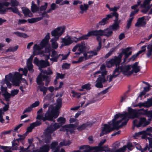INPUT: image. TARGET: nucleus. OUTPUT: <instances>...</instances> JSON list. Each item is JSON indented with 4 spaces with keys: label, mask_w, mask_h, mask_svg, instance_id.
Instances as JSON below:
<instances>
[{
    "label": "nucleus",
    "mask_w": 152,
    "mask_h": 152,
    "mask_svg": "<svg viewBox=\"0 0 152 152\" xmlns=\"http://www.w3.org/2000/svg\"><path fill=\"white\" fill-rule=\"evenodd\" d=\"M53 74V72L50 68H48L47 70H42L41 73L36 78V82L38 85L44 86V83L43 81H45V86H48L50 81V75Z\"/></svg>",
    "instance_id": "f257e3e1"
},
{
    "label": "nucleus",
    "mask_w": 152,
    "mask_h": 152,
    "mask_svg": "<svg viewBox=\"0 0 152 152\" xmlns=\"http://www.w3.org/2000/svg\"><path fill=\"white\" fill-rule=\"evenodd\" d=\"M59 114V112H57L53 108H52L50 110L49 107L48 110L44 115L43 114L38 115L36 117V119L41 120L43 122H45V124L47 125H49V123L46 121H53L55 122V119L57 118Z\"/></svg>",
    "instance_id": "f03ea898"
},
{
    "label": "nucleus",
    "mask_w": 152,
    "mask_h": 152,
    "mask_svg": "<svg viewBox=\"0 0 152 152\" xmlns=\"http://www.w3.org/2000/svg\"><path fill=\"white\" fill-rule=\"evenodd\" d=\"M96 37H101L105 36L108 38L111 36L113 34V31L109 28H107L103 30L99 29L95 30Z\"/></svg>",
    "instance_id": "7ed1b4c3"
},
{
    "label": "nucleus",
    "mask_w": 152,
    "mask_h": 152,
    "mask_svg": "<svg viewBox=\"0 0 152 152\" xmlns=\"http://www.w3.org/2000/svg\"><path fill=\"white\" fill-rule=\"evenodd\" d=\"M136 119L134 120L133 121V124L134 126L139 128L141 126L145 127L150 124L149 121L146 120L145 118L142 117L140 118L139 122L138 123Z\"/></svg>",
    "instance_id": "20e7f679"
},
{
    "label": "nucleus",
    "mask_w": 152,
    "mask_h": 152,
    "mask_svg": "<svg viewBox=\"0 0 152 152\" xmlns=\"http://www.w3.org/2000/svg\"><path fill=\"white\" fill-rule=\"evenodd\" d=\"M112 122L111 123H109L107 124L109 127V132H111L115 129L118 130L119 129H120L119 125H118V124L122 121L120 120L118 121L112 120Z\"/></svg>",
    "instance_id": "39448f33"
},
{
    "label": "nucleus",
    "mask_w": 152,
    "mask_h": 152,
    "mask_svg": "<svg viewBox=\"0 0 152 152\" xmlns=\"http://www.w3.org/2000/svg\"><path fill=\"white\" fill-rule=\"evenodd\" d=\"M61 30L60 27H58L52 31L51 32V34L52 36L54 37V38L56 40H58L59 37L64 32V29L62 28Z\"/></svg>",
    "instance_id": "423d86ee"
},
{
    "label": "nucleus",
    "mask_w": 152,
    "mask_h": 152,
    "mask_svg": "<svg viewBox=\"0 0 152 152\" xmlns=\"http://www.w3.org/2000/svg\"><path fill=\"white\" fill-rule=\"evenodd\" d=\"M121 61V58L119 56V54L118 56H115L113 58H112L108 61L109 64L111 65V66L115 65L117 67L119 65Z\"/></svg>",
    "instance_id": "0eeeda50"
},
{
    "label": "nucleus",
    "mask_w": 152,
    "mask_h": 152,
    "mask_svg": "<svg viewBox=\"0 0 152 152\" xmlns=\"http://www.w3.org/2000/svg\"><path fill=\"white\" fill-rule=\"evenodd\" d=\"M92 36L96 37L95 30L90 31L88 32L87 34L84 35L78 38L75 37L77 39V40L76 41L75 40V42L77 43V42L81 40L88 39V37H91Z\"/></svg>",
    "instance_id": "6e6552de"
},
{
    "label": "nucleus",
    "mask_w": 152,
    "mask_h": 152,
    "mask_svg": "<svg viewBox=\"0 0 152 152\" xmlns=\"http://www.w3.org/2000/svg\"><path fill=\"white\" fill-rule=\"evenodd\" d=\"M53 132L49 127H48L44 132L45 136V142L46 143H49L51 140L52 137L51 134Z\"/></svg>",
    "instance_id": "1a4fd4ad"
},
{
    "label": "nucleus",
    "mask_w": 152,
    "mask_h": 152,
    "mask_svg": "<svg viewBox=\"0 0 152 152\" xmlns=\"http://www.w3.org/2000/svg\"><path fill=\"white\" fill-rule=\"evenodd\" d=\"M128 111L129 118L133 119L139 117L137 110L133 109L131 107H128Z\"/></svg>",
    "instance_id": "9d476101"
},
{
    "label": "nucleus",
    "mask_w": 152,
    "mask_h": 152,
    "mask_svg": "<svg viewBox=\"0 0 152 152\" xmlns=\"http://www.w3.org/2000/svg\"><path fill=\"white\" fill-rule=\"evenodd\" d=\"M94 123L91 121H87L86 123L78 126L77 128V129L79 132L82 131L84 130L87 127L91 128Z\"/></svg>",
    "instance_id": "9b49d317"
},
{
    "label": "nucleus",
    "mask_w": 152,
    "mask_h": 152,
    "mask_svg": "<svg viewBox=\"0 0 152 152\" xmlns=\"http://www.w3.org/2000/svg\"><path fill=\"white\" fill-rule=\"evenodd\" d=\"M131 49V48L128 47L125 49L122 48V52L119 54V56L122 58L123 54L124 55V61L125 62L127 58L130 56L128 53V52Z\"/></svg>",
    "instance_id": "f8f14e48"
},
{
    "label": "nucleus",
    "mask_w": 152,
    "mask_h": 152,
    "mask_svg": "<svg viewBox=\"0 0 152 152\" xmlns=\"http://www.w3.org/2000/svg\"><path fill=\"white\" fill-rule=\"evenodd\" d=\"M50 65V63L48 61H44L43 60H39V62L37 66L39 67V69L41 71L43 70L42 68H45Z\"/></svg>",
    "instance_id": "ddd939ff"
},
{
    "label": "nucleus",
    "mask_w": 152,
    "mask_h": 152,
    "mask_svg": "<svg viewBox=\"0 0 152 152\" xmlns=\"http://www.w3.org/2000/svg\"><path fill=\"white\" fill-rule=\"evenodd\" d=\"M144 20H145V17L144 16L139 18L135 24V26L138 27L140 26L144 27L146 23V22L144 21Z\"/></svg>",
    "instance_id": "4468645a"
},
{
    "label": "nucleus",
    "mask_w": 152,
    "mask_h": 152,
    "mask_svg": "<svg viewBox=\"0 0 152 152\" xmlns=\"http://www.w3.org/2000/svg\"><path fill=\"white\" fill-rule=\"evenodd\" d=\"M22 9V13L25 17H32L33 16V14L31 12L30 10L27 7H21Z\"/></svg>",
    "instance_id": "2eb2a0df"
},
{
    "label": "nucleus",
    "mask_w": 152,
    "mask_h": 152,
    "mask_svg": "<svg viewBox=\"0 0 152 152\" xmlns=\"http://www.w3.org/2000/svg\"><path fill=\"white\" fill-rule=\"evenodd\" d=\"M9 5V3L8 2H5L3 3H0V14H4L9 9H7V8L3 7L4 6L8 7Z\"/></svg>",
    "instance_id": "dca6fc26"
},
{
    "label": "nucleus",
    "mask_w": 152,
    "mask_h": 152,
    "mask_svg": "<svg viewBox=\"0 0 152 152\" xmlns=\"http://www.w3.org/2000/svg\"><path fill=\"white\" fill-rule=\"evenodd\" d=\"M110 19H111L110 17L107 15H106V17L104 18L101 21H99L96 25V27H99V26H104L107 23V21Z\"/></svg>",
    "instance_id": "f3484780"
},
{
    "label": "nucleus",
    "mask_w": 152,
    "mask_h": 152,
    "mask_svg": "<svg viewBox=\"0 0 152 152\" xmlns=\"http://www.w3.org/2000/svg\"><path fill=\"white\" fill-rule=\"evenodd\" d=\"M62 99L61 97H59L56 100V104L55 107H52L57 112H59V110L62 106Z\"/></svg>",
    "instance_id": "a211bd4d"
},
{
    "label": "nucleus",
    "mask_w": 152,
    "mask_h": 152,
    "mask_svg": "<svg viewBox=\"0 0 152 152\" xmlns=\"http://www.w3.org/2000/svg\"><path fill=\"white\" fill-rule=\"evenodd\" d=\"M103 128L102 129V132L100 134V136H103L104 134H106L110 132H109L110 129H109V126L107 124H104V125Z\"/></svg>",
    "instance_id": "6ab92c4d"
},
{
    "label": "nucleus",
    "mask_w": 152,
    "mask_h": 152,
    "mask_svg": "<svg viewBox=\"0 0 152 152\" xmlns=\"http://www.w3.org/2000/svg\"><path fill=\"white\" fill-rule=\"evenodd\" d=\"M106 81H104L101 78L98 77L95 82L96 83L95 86L97 88H102L103 87L102 83H105Z\"/></svg>",
    "instance_id": "aec40b11"
},
{
    "label": "nucleus",
    "mask_w": 152,
    "mask_h": 152,
    "mask_svg": "<svg viewBox=\"0 0 152 152\" xmlns=\"http://www.w3.org/2000/svg\"><path fill=\"white\" fill-rule=\"evenodd\" d=\"M131 69L130 65H122L120 66V69L121 72L123 73V75H124L125 73L127 72L128 71H129Z\"/></svg>",
    "instance_id": "412c9836"
},
{
    "label": "nucleus",
    "mask_w": 152,
    "mask_h": 152,
    "mask_svg": "<svg viewBox=\"0 0 152 152\" xmlns=\"http://www.w3.org/2000/svg\"><path fill=\"white\" fill-rule=\"evenodd\" d=\"M119 8V7H111L110 10L111 11H113V12H111L110 14L107 15L110 16L111 19L112 18L114 15L118 14L116 11Z\"/></svg>",
    "instance_id": "4be33fe9"
},
{
    "label": "nucleus",
    "mask_w": 152,
    "mask_h": 152,
    "mask_svg": "<svg viewBox=\"0 0 152 152\" xmlns=\"http://www.w3.org/2000/svg\"><path fill=\"white\" fill-rule=\"evenodd\" d=\"M75 41L74 40H72L69 37L67 38H64L62 39V42L64 43V46L69 45Z\"/></svg>",
    "instance_id": "5701e85b"
},
{
    "label": "nucleus",
    "mask_w": 152,
    "mask_h": 152,
    "mask_svg": "<svg viewBox=\"0 0 152 152\" xmlns=\"http://www.w3.org/2000/svg\"><path fill=\"white\" fill-rule=\"evenodd\" d=\"M79 45L78 48H79L78 50L80 53H83L85 52V50L86 49L85 44L84 42H82L81 43L77 44Z\"/></svg>",
    "instance_id": "b1692460"
},
{
    "label": "nucleus",
    "mask_w": 152,
    "mask_h": 152,
    "mask_svg": "<svg viewBox=\"0 0 152 152\" xmlns=\"http://www.w3.org/2000/svg\"><path fill=\"white\" fill-rule=\"evenodd\" d=\"M43 48L40 45H39L35 44L34 45L33 47L34 49V52L33 54L34 55H36L38 54V53H37V50H40Z\"/></svg>",
    "instance_id": "393cba45"
},
{
    "label": "nucleus",
    "mask_w": 152,
    "mask_h": 152,
    "mask_svg": "<svg viewBox=\"0 0 152 152\" xmlns=\"http://www.w3.org/2000/svg\"><path fill=\"white\" fill-rule=\"evenodd\" d=\"M96 151V146H91L86 145V149L83 151V152H94Z\"/></svg>",
    "instance_id": "a878e982"
},
{
    "label": "nucleus",
    "mask_w": 152,
    "mask_h": 152,
    "mask_svg": "<svg viewBox=\"0 0 152 152\" xmlns=\"http://www.w3.org/2000/svg\"><path fill=\"white\" fill-rule=\"evenodd\" d=\"M31 12L33 13L39 10V7H38L37 5L34 3L33 1H32L31 3Z\"/></svg>",
    "instance_id": "bb28decb"
},
{
    "label": "nucleus",
    "mask_w": 152,
    "mask_h": 152,
    "mask_svg": "<svg viewBox=\"0 0 152 152\" xmlns=\"http://www.w3.org/2000/svg\"><path fill=\"white\" fill-rule=\"evenodd\" d=\"M96 37V39L98 42V46L96 48V51L98 52L100 50L102 46V39L101 37Z\"/></svg>",
    "instance_id": "cd10ccee"
},
{
    "label": "nucleus",
    "mask_w": 152,
    "mask_h": 152,
    "mask_svg": "<svg viewBox=\"0 0 152 152\" xmlns=\"http://www.w3.org/2000/svg\"><path fill=\"white\" fill-rule=\"evenodd\" d=\"M61 126L58 123H55L54 124H51L49 127L53 131V132L54 131L57 130Z\"/></svg>",
    "instance_id": "c85d7f7f"
},
{
    "label": "nucleus",
    "mask_w": 152,
    "mask_h": 152,
    "mask_svg": "<svg viewBox=\"0 0 152 152\" xmlns=\"http://www.w3.org/2000/svg\"><path fill=\"white\" fill-rule=\"evenodd\" d=\"M50 147L48 145H45L42 146L38 152H48Z\"/></svg>",
    "instance_id": "c756f323"
},
{
    "label": "nucleus",
    "mask_w": 152,
    "mask_h": 152,
    "mask_svg": "<svg viewBox=\"0 0 152 152\" xmlns=\"http://www.w3.org/2000/svg\"><path fill=\"white\" fill-rule=\"evenodd\" d=\"M110 149H108V150L104 149L102 146H96V151H95L94 152H99L100 151L110 152Z\"/></svg>",
    "instance_id": "7c9ffc66"
},
{
    "label": "nucleus",
    "mask_w": 152,
    "mask_h": 152,
    "mask_svg": "<svg viewBox=\"0 0 152 152\" xmlns=\"http://www.w3.org/2000/svg\"><path fill=\"white\" fill-rule=\"evenodd\" d=\"M27 65L28 70L30 72H34V70L33 69V66L32 64V61H27Z\"/></svg>",
    "instance_id": "2f4dec72"
},
{
    "label": "nucleus",
    "mask_w": 152,
    "mask_h": 152,
    "mask_svg": "<svg viewBox=\"0 0 152 152\" xmlns=\"http://www.w3.org/2000/svg\"><path fill=\"white\" fill-rule=\"evenodd\" d=\"M57 121L59 122L58 124L61 126L65 123L66 118L64 117H60L57 119Z\"/></svg>",
    "instance_id": "473e14b6"
},
{
    "label": "nucleus",
    "mask_w": 152,
    "mask_h": 152,
    "mask_svg": "<svg viewBox=\"0 0 152 152\" xmlns=\"http://www.w3.org/2000/svg\"><path fill=\"white\" fill-rule=\"evenodd\" d=\"M12 34L16 35L18 37H23L24 38H26L28 37L26 34L21 33L18 31L14 32L12 33Z\"/></svg>",
    "instance_id": "72a5a7b5"
},
{
    "label": "nucleus",
    "mask_w": 152,
    "mask_h": 152,
    "mask_svg": "<svg viewBox=\"0 0 152 152\" xmlns=\"http://www.w3.org/2000/svg\"><path fill=\"white\" fill-rule=\"evenodd\" d=\"M71 143V142L69 140H64L63 141L61 142H60L59 145L61 146H68L70 145Z\"/></svg>",
    "instance_id": "f704fd0d"
},
{
    "label": "nucleus",
    "mask_w": 152,
    "mask_h": 152,
    "mask_svg": "<svg viewBox=\"0 0 152 152\" xmlns=\"http://www.w3.org/2000/svg\"><path fill=\"white\" fill-rule=\"evenodd\" d=\"M55 38H53L50 40L52 42V46L53 48L55 49H56L58 47V44L56 41H57Z\"/></svg>",
    "instance_id": "c9c22d12"
},
{
    "label": "nucleus",
    "mask_w": 152,
    "mask_h": 152,
    "mask_svg": "<svg viewBox=\"0 0 152 152\" xmlns=\"http://www.w3.org/2000/svg\"><path fill=\"white\" fill-rule=\"evenodd\" d=\"M119 27V24L113 23L112 25L110 26L109 28L112 31H115Z\"/></svg>",
    "instance_id": "e433bc0d"
},
{
    "label": "nucleus",
    "mask_w": 152,
    "mask_h": 152,
    "mask_svg": "<svg viewBox=\"0 0 152 152\" xmlns=\"http://www.w3.org/2000/svg\"><path fill=\"white\" fill-rule=\"evenodd\" d=\"M2 95L4 96L6 101L7 102H9L10 101L11 95L9 93L6 91L2 94Z\"/></svg>",
    "instance_id": "4c0bfd02"
},
{
    "label": "nucleus",
    "mask_w": 152,
    "mask_h": 152,
    "mask_svg": "<svg viewBox=\"0 0 152 152\" xmlns=\"http://www.w3.org/2000/svg\"><path fill=\"white\" fill-rule=\"evenodd\" d=\"M19 48V46L17 45L15 46L12 47H10L6 50V52H14L17 50Z\"/></svg>",
    "instance_id": "58836bf2"
},
{
    "label": "nucleus",
    "mask_w": 152,
    "mask_h": 152,
    "mask_svg": "<svg viewBox=\"0 0 152 152\" xmlns=\"http://www.w3.org/2000/svg\"><path fill=\"white\" fill-rule=\"evenodd\" d=\"M138 111V115L139 117L140 115H146V112H147V109L144 110L143 108L139 110H137Z\"/></svg>",
    "instance_id": "ea45409f"
},
{
    "label": "nucleus",
    "mask_w": 152,
    "mask_h": 152,
    "mask_svg": "<svg viewBox=\"0 0 152 152\" xmlns=\"http://www.w3.org/2000/svg\"><path fill=\"white\" fill-rule=\"evenodd\" d=\"M120 115L121 116V118H122L121 120L122 121L124 120H126L127 119H129L130 118H129L128 116V112H126L124 114H120Z\"/></svg>",
    "instance_id": "a19ab883"
},
{
    "label": "nucleus",
    "mask_w": 152,
    "mask_h": 152,
    "mask_svg": "<svg viewBox=\"0 0 152 152\" xmlns=\"http://www.w3.org/2000/svg\"><path fill=\"white\" fill-rule=\"evenodd\" d=\"M11 82L13 85L15 86H19L21 82L20 79H13L11 80Z\"/></svg>",
    "instance_id": "79ce46f5"
},
{
    "label": "nucleus",
    "mask_w": 152,
    "mask_h": 152,
    "mask_svg": "<svg viewBox=\"0 0 152 152\" xmlns=\"http://www.w3.org/2000/svg\"><path fill=\"white\" fill-rule=\"evenodd\" d=\"M39 18L38 17L36 18H32L31 19H28L27 21L29 23H33L39 21Z\"/></svg>",
    "instance_id": "37998d69"
},
{
    "label": "nucleus",
    "mask_w": 152,
    "mask_h": 152,
    "mask_svg": "<svg viewBox=\"0 0 152 152\" xmlns=\"http://www.w3.org/2000/svg\"><path fill=\"white\" fill-rule=\"evenodd\" d=\"M89 6L88 4H84L83 5H81L80 6V8L82 11L87 10Z\"/></svg>",
    "instance_id": "c03bdc74"
},
{
    "label": "nucleus",
    "mask_w": 152,
    "mask_h": 152,
    "mask_svg": "<svg viewBox=\"0 0 152 152\" xmlns=\"http://www.w3.org/2000/svg\"><path fill=\"white\" fill-rule=\"evenodd\" d=\"M152 99L145 102V107L148 108L152 106Z\"/></svg>",
    "instance_id": "a18cd8bd"
},
{
    "label": "nucleus",
    "mask_w": 152,
    "mask_h": 152,
    "mask_svg": "<svg viewBox=\"0 0 152 152\" xmlns=\"http://www.w3.org/2000/svg\"><path fill=\"white\" fill-rule=\"evenodd\" d=\"M70 64L66 63H64L61 65V67L63 69H67L69 68Z\"/></svg>",
    "instance_id": "49530a36"
},
{
    "label": "nucleus",
    "mask_w": 152,
    "mask_h": 152,
    "mask_svg": "<svg viewBox=\"0 0 152 152\" xmlns=\"http://www.w3.org/2000/svg\"><path fill=\"white\" fill-rule=\"evenodd\" d=\"M107 72L106 71H104L103 72H101V75H99V76L98 77H100V78H102L104 80H106L105 75L107 74Z\"/></svg>",
    "instance_id": "de8ad7c7"
},
{
    "label": "nucleus",
    "mask_w": 152,
    "mask_h": 152,
    "mask_svg": "<svg viewBox=\"0 0 152 152\" xmlns=\"http://www.w3.org/2000/svg\"><path fill=\"white\" fill-rule=\"evenodd\" d=\"M38 86V89H39L41 92H45L47 91L48 88L47 87L41 85H39Z\"/></svg>",
    "instance_id": "09e8293b"
},
{
    "label": "nucleus",
    "mask_w": 152,
    "mask_h": 152,
    "mask_svg": "<svg viewBox=\"0 0 152 152\" xmlns=\"http://www.w3.org/2000/svg\"><path fill=\"white\" fill-rule=\"evenodd\" d=\"M48 5V3L47 2H45L44 5H42L40 7L39 10L42 12L43 11H45Z\"/></svg>",
    "instance_id": "8fccbe9b"
},
{
    "label": "nucleus",
    "mask_w": 152,
    "mask_h": 152,
    "mask_svg": "<svg viewBox=\"0 0 152 152\" xmlns=\"http://www.w3.org/2000/svg\"><path fill=\"white\" fill-rule=\"evenodd\" d=\"M81 88L83 89H86V90H89L91 89V84L89 83H87L82 86Z\"/></svg>",
    "instance_id": "3c124183"
},
{
    "label": "nucleus",
    "mask_w": 152,
    "mask_h": 152,
    "mask_svg": "<svg viewBox=\"0 0 152 152\" xmlns=\"http://www.w3.org/2000/svg\"><path fill=\"white\" fill-rule=\"evenodd\" d=\"M141 2V1L140 0H138L137 4L133 5L131 7V9L134 10H135L136 9H137V8L139 5L140 4Z\"/></svg>",
    "instance_id": "603ef678"
},
{
    "label": "nucleus",
    "mask_w": 152,
    "mask_h": 152,
    "mask_svg": "<svg viewBox=\"0 0 152 152\" xmlns=\"http://www.w3.org/2000/svg\"><path fill=\"white\" fill-rule=\"evenodd\" d=\"M48 42L47 41L43 39L40 42V45L43 48L47 45Z\"/></svg>",
    "instance_id": "864d4df0"
},
{
    "label": "nucleus",
    "mask_w": 152,
    "mask_h": 152,
    "mask_svg": "<svg viewBox=\"0 0 152 152\" xmlns=\"http://www.w3.org/2000/svg\"><path fill=\"white\" fill-rule=\"evenodd\" d=\"M146 115L149 118L148 120L149 121L152 120V111H149L146 112Z\"/></svg>",
    "instance_id": "5fc2aeb1"
},
{
    "label": "nucleus",
    "mask_w": 152,
    "mask_h": 152,
    "mask_svg": "<svg viewBox=\"0 0 152 152\" xmlns=\"http://www.w3.org/2000/svg\"><path fill=\"white\" fill-rule=\"evenodd\" d=\"M126 145H124L122 147L116 149V152H125L126 150Z\"/></svg>",
    "instance_id": "6e6d98bb"
},
{
    "label": "nucleus",
    "mask_w": 152,
    "mask_h": 152,
    "mask_svg": "<svg viewBox=\"0 0 152 152\" xmlns=\"http://www.w3.org/2000/svg\"><path fill=\"white\" fill-rule=\"evenodd\" d=\"M114 16H115V19L113 20L114 23L119 24V23L121 22V20H118V14L115 15H114Z\"/></svg>",
    "instance_id": "4d7b16f0"
},
{
    "label": "nucleus",
    "mask_w": 152,
    "mask_h": 152,
    "mask_svg": "<svg viewBox=\"0 0 152 152\" xmlns=\"http://www.w3.org/2000/svg\"><path fill=\"white\" fill-rule=\"evenodd\" d=\"M7 9L11 10L12 12L15 13H17V12L19 11L18 9L16 7H11L7 8Z\"/></svg>",
    "instance_id": "13d9d810"
},
{
    "label": "nucleus",
    "mask_w": 152,
    "mask_h": 152,
    "mask_svg": "<svg viewBox=\"0 0 152 152\" xmlns=\"http://www.w3.org/2000/svg\"><path fill=\"white\" fill-rule=\"evenodd\" d=\"M72 93L73 94L72 96L73 97H75L77 96V99L79 98L80 97L81 95H82L80 93L74 91L72 92Z\"/></svg>",
    "instance_id": "bf43d9fd"
},
{
    "label": "nucleus",
    "mask_w": 152,
    "mask_h": 152,
    "mask_svg": "<svg viewBox=\"0 0 152 152\" xmlns=\"http://www.w3.org/2000/svg\"><path fill=\"white\" fill-rule=\"evenodd\" d=\"M58 144V142L55 141L52 142L51 144L50 148L52 150L54 149Z\"/></svg>",
    "instance_id": "052dcab7"
},
{
    "label": "nucleus",
    "mask_w": 152,
    "mask_h": 152,
    "mask_svg": "<svg viewBox=\"0 0 152 152\" xmlns=\"http://www.w3.org/2000/svg\"><path fill=\"white\" fill-rule=\"evenodd\" d=\"M57 75L56 77L58 79L60 78L61 79H63L64 78L65 74L62 73H59L58 72L56 74Z\"/></svg>",
    "instance_id": "680f3d73"
},
{
    "label": "nucleus",
    "mask_w": 152,
    "mask_h": 152,
    "mask_svg": "<svg viewBox=\"0 0 152 152\" xmlns=\"http://www.w3.org/2000/svg\"><path fill=\"white\" fill-rule=\"evenodd\" d=\"M136 148H137V149L141 151V152H144L147 149H148V145H146L145 147L143 148H142L141 146H140L139 148H138L137 147Z\"/></svg>",
    "instance_id": "e2e57ef3"
},
{
    "label": "nucleus",
    "mask_w": 152,
    "mask_h": 152,
    "mask_svg": "<svg viewBox=\"0 0 152 152\" xmlns=\"http://www.w3.org/2000/svg\"><path fill=\"white\" fill-rule=\"evenodd\" d=\"M13 79H20V74L18 72H15L13 75Z\"/></svg>",
    "instance_id": "0e129e2a"
},
{
    "label": "nucleus",
    "mask_w": 152,
    "mask_h": 152,
    "mask_svg": "<svg viewBox=\"0 0 152 152\" xmlns=\"http://www.w3.org/2000/svg\"><path fill=\"white\" fill-rule=\"evenodd\" d=\"M19 91V90L18 89H14L12 90L11 92V96H14L18 93Z\"/></svg>",
    "instance_id": "69168bd1"
},
{
    "label": "nucleus",
    "mask_w": 152,
    "mask_h": 152,
    "mask_svg": "<svg viewBox=\"0 0 152 152\" xmlns=\"http://www.w3.org/2000/svg\"><path fill=\"white\" fill-rule=\"evenodd\" d=\"M12 6L14 7L17 6L19 4V2L16 0H11Z\"/></svg>",
    "instance_id": "338daca9"
},
{
    "label": "nucleus",
    "mask_w": 152,
    "mask_h": 152,
    "mask_svg": "<svg viewBox=\"0 0 152 152\" xmlns=\"http://www.w3.org/2000/svg\"><path fill=\"white\" fill-rule=\"evenodd\" d=\"M126 148H127L129 150L132 151L133 148V146L131 142H128L127 144Z\"/></svg>",
    "instance_id": "774afa93"
}]
</instances>
